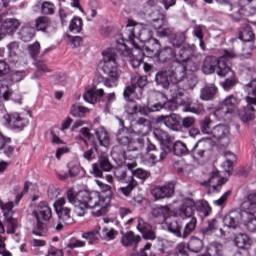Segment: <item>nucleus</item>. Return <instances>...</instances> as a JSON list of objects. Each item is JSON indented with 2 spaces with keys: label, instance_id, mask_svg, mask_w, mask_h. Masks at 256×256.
<instances>
[{
  "label": "nucleus",
  "instance_id": "1",
  "mask_svg": "<svg viewBox=\"0 0 256 256\" xmlns=\"http://www.w3.org/2000/svg\"><path fill=\"white\" fill-rule=\"evenodd\" d=\"M66 197L75 207V213L78 217H83L87 209L99 208L97 211L93 212L95 217H101L105 213V200L101 197L99 192H89V191H75L69 189L66 192Z\"/></svg>",
  "mask_w": 256,
  "mask_h": 256
},
{
  "label": "nucleus",
  "instance_id": "2",
  "mask_svg": "<svg viewBox=\"0 0 256 256\" xmlns=\"http://www.w3.org/2000/svg\"><path fill=\"white\" fill-rule=\"evenodd\" d=\"M137 29H139V27L137 26L136 22L133 20H128L125 29L120 34L121 40H117L118 51H120L122 57H129L130 64L133 69H139V67L143 65V60L135 58V56H133V52L127 47V44H125V42L131 43L134 49H137L138 51L141 49L139 44L135 42V38L137 37Z\"/></svg>",
  "mask_w": 256,
  "mask_h": 256
},
{
  "label": "nucleus",
  "instance_id": "3",
  "mask_svg": "<svg viewBox=\"0 0 256 256\" xmlns=\"http://www.w3.org/2000/svg\"><path fill=\"white\" fill-rule=\"evenodd\" d=\"M237 57L233 50H223V55L220 57L215 56H207L202 65V72L205 75H211L214 71H216L219 77H226L231 71V63L229 59H234Z\"/></svg>",
  "mask_w": 256,
  "mask_h": 256
},
{
  "label": "nucleus",
  "instance_id": "4",
  "mask_svg": "<svg viewBox=\"0 0 256 256\" xmlns=\"http://www.w3.org/2000/svg\"><path fill=\"white\" fill-rule=\"evenodd\" d=\"M195 51H197L195 44H186L180 48L178 53L175 52V60L172 65H178L176 69L181 72V77H185V71H197V63L193 61Z\"/></svg>",
  "mask_w": 256,
  "mask_h": 256
},
{
  "label": "nucleus",
  "instance_id": "5",
  "mask_svg": "<svg viewBox=\"0 0 256 256\" xmlns=\"http://www.w3.org/2000/svg\"><path fill=\"white\" fill-rule=\"evenodd\" d=\"M102 56V71L111 79L109 80L106 78L104 80V85L111 88L113 87V83H115V81L119 79V68L117 67V53L115 52V49L108 48L107 50L102 52Z\"/></svg>",
  "mask_w": 256,
  "mask_h": 256
},
{
  "label": "nucleus",
  "instance_id": "6",
  "mask_svg": "<svg viewBox=\"0 0 256 256\" xmlns=\"http://www.w3.org/2000/svg\"><path fill=\"white\" fill-rule=\"evenodd\" d=\"M81 135L87 138H82L87 147H93L95 151H99V145L101 147H107L109 145V133L105 131V128L100 127L95 129V134L91 133L88 127H83L80 130Z\"/></svg>",
  "mask_w": 256,
  "mask_h": 256
},
{
  "label": "nucleus",
  "instance_id": "7",
  "mask_svg": "<svg viewBox=\"0 0 256 256\" xmlns=\"http://www.w3.org/2000/svg\"><path fill=\"white\" fill-rule=\"evenodd\" d=\"M139 37L141 41L146 43L143 48L139 49V51H141L144 57L155 59L161 49V42L156 38H152L151 31L148 29L141 30Z\"/></svg>",
  "mask_w": 256,
  "mask_h": 256
},
{
  "label": "nucleus",
  "instance_id": "8",
  "mask_svg": "<svg viewBox=\"0 0 256 256\" xmlns=\"http://www.w3.org/2000/svg\"><path fill=\"white\" fill-rule=\"evenodd\" d=\"M116 141L120 147H125L126 151H141L145 147V138L139 137L132 139L126 129L118 130L116 134Z\"/></svg>",
  "mask_w": 256,
  "mask_h": 256
},
{
  "label": "nucleus",
  "instance_id": "9",
  "mask_svg": "<svg viewBox=\"0 0 256 256\" xmlns=\"http://www.w3.org/2000/svg\"><path fill=\"white\" fill-rule=\"evenodd\" d=\"M183 78L177 68L173 69V67H171L168 70L159 71L155 76V81L157 85H160L163 89H169L173 83H179Z\"/></svg>",
  "mask_w": 256,
  "mask_h": 256
},
{
  "label": "nucleus",
  "instance_id": "10",
  "mask_svg": "<svg viewBox=\"0 0 256 256\" xmlns=\"http://www.w3.org/2000/svg\"><path fill=\"white\" fill-rule=\"evenodd\" d=\"M166 225L167 231H169V233H172L173 235H175V237L187 239V237H189V235H191V233H193V231H195V228L197 227V218H192L191 220H188L182 232V226L177 220L167 222Z\"/></svg>",
  "mask_w": 256,
  "mask_h": 256
},
{
  "label": "nucleus",
  "instance_id": "11",
  "mask_svg": "<svg viewBox=\"0 0 256 256\" xmlns=\"http://www.w3.org/2000/svg\"><path fill=\"white\" fill-rule=\"evenodd\" d=\"M6 125L14 131H23L27 125H29V118L27 114L23 113H11L6 114L3 117Z\"/></svg>",
  "mask_w": 256,
  "mask_h": 256
},
{
  "label": "nucleus",
  "instance_id": "12",
  "mask_svg": "<svg viewBox=\"0 0 256 256\" xmlns=\"http://www.w3.org/2000/svg\"><path fill=\"white\" fill-rule=\"evenodd\" d=\"M225 183H227V179L222 177L219 170H216L209 174V179L205 180L202 185L204 187H210L209 191L212 193H221V189Z\"/></svg>",
  "mask_w": 256,
  "mask_h": 256
},
{
  "label": "nucleus",
  "instance_id": "13",
  "mask_svg": "<svg viewBox=\"0 0 256 256\" xmlns=\"http://www.w3.org/2000/svg\"><path fill=\"white\" fill-rule=\"evenodd\" d=\"M238 39L244 43H252L248 46L250 52L247 55H251L252 51H255V33L251 25L244 23L238 28Z\"/></svg>",
  "mask_w": 256,
  "mask_h": 256
},
{
  "label": "nucleus",
  "instance_id": "14",
  "mask_svg": "<svg viewBox=\"0 0 256 256\" xmlns=\"http://www.w3.org/2000/svg\"><path fill=\"white\" fill-rule=\"evenodd\" d=\"M176 215H178V217H181V219H189V221H191L192 219H197L196 217H194L195 200L191 198H185L184 204H182L176 210Z\"/></svg>",
  "mask_w": 256,
  "mask_h": 256
},
{
  "label": "nucleus",
  "instance_id": "15",
  "mask_svg": "<svg viewBox=\"0 0 256 256\" xmlns=\"http://www.w3.org/2000/svg\"><path fill=\"white\" fill-rule=\"evenodd\" d=\"M245 101L247 105L238 111V116L244 123H248V121H253L256 115V109L254 105H256V99L245 97Z\"/></svg>",
  "mask_w": 256,
  "mask_h": 256
},
{
  "label": "nucleus",
  "instance_id": "16",
  "mask_svg": "<svg viewBox=\"0 0 256 256\" xmlns=\"http://www.w3.org/2000/svg\"><path fill=\"white\" fill-rule=\"evenodd\" d=\"M156 121L163 123L170 131H181V116L175 113L158 116Z\"/></svg>",
  "mask_w": 256,
  "mask_h": 256
},
{
  "label": "nucleus",
  "instance_id": "17",
  "mask_svg": "<svg viewBox=\"0 0 256 256\" xmlns=\"http://www.w3.org/2000/svg\"><path fill=\"white\" fill-rule=\"evenodd\" d=\"M32 215L35 217L36 221H51L53 210H51L49 202L41 201L38 203L37 209L32 212Z\"/></svg>",
  "mask_w": 256,
  "mask_h": 256
},
{
  "label": "nucleus",
  "instance_id": "18",
  "mask_svg": "<svg viewBox=\"0 0 256 256\" xmlns=\"http://www.w3.org/2000/svg\"><path fill=\"white\" fill-rule=\"evenodd\" d=\"M146 155L148 156L149 161L152 163H159L160 161H163L165 157H167V150L163 148L159 149L151 141H148Z\"/></svg>",
  "mask_w": 256,
  "mask_h": 256
},
{
  "label": "nucleus",
  "instance_id": "19",
  "mask_svg": "<svg viewBox=\"0 0 256 256\" xmlns=\"http://www.w3.org/2000/svg\"><path fill=\"white\" fill-rule=\"evenodd\" d=\"M99 164H93L92 170L90 173L94 175V177L103 178V171L109 172L113 169V165L109 162V158L107 156H100L98 159Z\"/></svg>",
  "mask_w": 256,
  "mask_h": 256
},
{
  "label": "nucleus",
  "instance_id": "20",
  "mask_svg": "<svg viewBox=\"0 0 256 256\" xmlns=\"http://www.w3.org/2000/svg\"><path fill=\"white\" fill-rule=\"evenodd\" d=\"M152 195L154 199H169L175 195V184L168 183L164 186H157L152 190Z\"/></svg>",
  "mask_w": 256,
  "mask_h": 256
},
{
  "label": "nucleus",
  "instance_id": "21",
  "mask_svg": "<svg viewBox=\"0 0 256 256\" xmlns=\"http://www.w3.org/2000/svg\"><path fill=\"white\" fill-rule=\"evenodd\" d=\"M126 167L128 168L129 171H131V177L133 179H138L139 183L144 184L146 180L151 177V172L147 171L143 168H136L137 167V162H132L126 164Z\"/></svg>",
  "mask_w": 256,
  "mask_h": 256
},
{
  "label": "nucleus",
  "instance_id": "22",
  "mask_svg": "<svg viewBox=\"0 0 256 256\" xmlns=\"http://www.w3.org/2000/svg\"><path fill=\"white\" fill-rule=\"evenodd\" d=\"M105 95L103 88L97 89V87H91L86 90L83 95L84 101L87 103L95 104L97 101H101V98Z\"/></svg>",
  "mask_w": 256,
  "mask_h": 256
},
{
  "label": "nucleus",
  "instance_id": "23",
  "mask_svg": "<svg viewBox=\"0 0 256 256\" xmlns=\"http://www.w3.org/2000/svg\"><path fill=\"white\" fill-rule=\"evenodd\" d=\"M154 59H156L160 64L171 63V60L175 59V49L170 46L160 48L156 58Z\"/></svg>",
  "mask_w": 256,
  "mask_h": 256
},
{
  "label": "nucleus",
  "instance_id": "24",
  "mask_svg": "<svg viewBox=\"0 0 256 256\" xmlns=\"http://www.w3.org/2000/svg\"><path fill=\"white\" fill-rule=\"evenodd\" d=\"M152 127H153V124L151 123V120L141 117L136 121V124L134 126V129H135L134 131L138 135L145 137V135H149Z\"/></svg>",
  "mask_w": 256,
  "mask_h": 256
},
{
  "label": "nucleus",
  "instance_id": "25",
  "mask_svg": "<svg viewBox=\"0 0 256 256\" xmlns=\"http://www.w3.org/2000/svg\"><path fill=\"white\" fill-rule=\"evenodd\" d=\"M137 230L143 234L144 239L154 241L155 232H153V226L145 222L143 218H138Z\"/></svg>",
  "mask_w": 256,
  "mask_h": 256
},
{
  "label": "nucleus",
  "instance_id": "26",
  "mask_svg": "<svg viewBox=\"0 0 256 256\" xmlns=\"http://www.w3.org/2000/svg\"><path fill=\"white\" fill-rule=\"evenodd\" d=\"M122 238L121 243L123 247H134L136 249L137 245L141 242V236L135 235L133 231L121 232Z\"/></svg>",
  "mask_w": 256,
  "mask_h": 256
},
{
  "label": "nucleus",
  "instance_id": "27",
  "mask_svg": "<svg viewBox=\"0 0 256 256\" xmlns=\"http://www.w3.org/2000/svg\"><path fill=\"white\" fill-rule=\"evenodd\" d=\"M0 26L6 35H13V33H15L21 26V22L17 19L7 18L0 22Z\"/></svg>",
  "mask_w": 256,
  "mask_h": 256
},
{
  "label": "nucleus",
  "instance_id": "28",
  "mask_svg": "<svg viewBox=\"0 0 256 256\" xmlns=\"http://www.w3.org/2000/svg\"><path fill=\"white\" fill-rule=\"evenodd\" d=\"M240 220L241 212H230L228 215L224 216L223 223L229 229H237Z\"/></svg>",
  "mask_w": 256,
  "mask_h": 256
},
{
  "label": "nucleus",
  "instance_id": "29",
  "mask_svg": "<svg viewBox=\"0 0 256 256\" xmlns=\"http://www.w3.org/2000/svg\"><path fill=\"white\" fill-rule=\"evenodd\" d=\"M185 41H187V30L177 32L174 31L170 38L171 45H173L177 49L183 47Z\"/></svg>",
  "mask_w": 256,
  "mask_h": 256
},
{
  "label": "nucleus",
  "instance_id": "30",
  "mask_svg": "<svg viewBox=\"0 0 256 256\" xmlns=\"http://www.w3.org/2000/svg\"><path fill=\"white\" fill-rule=\"evenodd\" d=\"M56 175L60 181H65V179H69V177H80L85 175V169H83L79 165L73 166L68 172L64 174H60L59 172H56Z\"/></svg>",
  "mask_w": 256,
  "mask_h": 256
},
{
  "label": "nucleus",
  "instance_id": "31",
  "mask_svg": "<svg viewBox=\"0 0 256 256\" xmlns=\"http://www.w3.org/2000/svg\"><path fill=\"white\" fill-rule=\"evenodd\" d=\"M210 135L217 141H221V139H225L229 135V126L218 124L212 128Z\"/></svg>",
  "mask_w": 256,
  "mask_h": 256
},
{
  "label": "nucleus",
  "instance_id": "32",
  "mask_svg": "<svg viewBox=\"0 0 256 256\" xmlns=\"http://www.w3.org/2000/svg\"><path fill=\"white\" fill-rule=\"evenodd\" d=\"M124 98H126L128 101H135L141 99L143 93L139 92L137 86L135 84H132L130 86H127L124 89L123 92Z\"/></svg>",
  "mask_w": 256,
  "mask_h": 256
},
{
  "label": "nucleus",
  "instance_id": "33",
  "mask_svg": "<svg viewBox=\"0 0 256 256\" xmlns=\"http://www.w3.org/2000/svg\"><path fill=\"white\" fill-rule=\"evenodd\" d=\"M207 224H208L207 226L202 227L200 229V233L204 237H207L209 235H213V233H215V231H217V229H219V220H217V218H213L211 220H208Z\"/></svg>",
  "mask_w": 256,
  "mask_h": 256
},
{
  "label": "nucleus",
  "instance_id": "34",
  "mask_svg": "<svg viewBox=\"0 0 256 256\" xmlns=\"http://www.w3.org/2000/svg\"><path fill=\"white\" fill-rule=\"evenodd\" d=\"M234 243L238 249H247L251 247V238L245 233H239L234 237Z\"/></svg>",
  "mask_w": 256,
  "mask_h": 256
},
{
  "label": "nucleus",
  "instance_id": "35",
  "mask_svg": "<svg viewBox=\"0 0 256 256\" xmlns=\"http://www.w3.org/2000/svg\"><path fill=\"white\" fill-rule=\"evenodd\" d=\"M168 151H173L174 155H177L178 157L181 155H189L190 150L187 148V145L181 141H176L174 144L169 145Z\"/></svg>",
  "mask_w": 256,
  "mask_h": 256
},
{
  "label": "nucleus",
  "instance_id": "36",
  "mask_svg": "<svg viewBox=\"0 0 256 256\" xmlns=\"http://www.w3.org/2000/svg\"><path fill=\"white\" fill-rule=\"evenodd\" d=\"M56 213L62 223H65L66 225H71V223H73V218L71 217V210L69 208H56Z\"/></svg>",
  "mask_w": 256,
  "mask_h": 256
},
{
  "label": "nucleus",
  "instance_id": "37",
  "mask_svg": "<svg viewBox=\"0 0 256 256\" xmlns=\"http://www.w3.org/2000/svg\"><path fill=\"white\" fill-rule=\"evenodd\" d=\"M200 131L204 135H211L213 131V120L209 116L204 117L199 121Z\"/></svg>",
  "mask_w": 256,
  "mask_h": 256
},
{
  "label": "nucleus",
  "instance_id": "38",
  "mask_svg": "<svg viewBox=\"0 0 256 256\" xmlns=\"http://www.w3.org/2000/svg\"><path fill=\"white\" fill-rule=\"evenodd\" d=\"M153 135L155 139L160 141L162 144L167 145L166 149L168 151H171V149H169V145H171V142H169V134L165 130L155 129Z\"/></svg>",
  "mask_w": 256,
  "mask_h": 256
},
{
  "label": "nucleus",
  "instance_id": "39",
  "mask_svg": "<svg viewBox=\"0 0 256 256\" xmlns=\"http://www.w3.org/2000/svg\"><path fill=\"white\" fill-rule=\"evenodd\" d=\"M188 247H189V251H191V253H201V251H203V247H205V245L203 244V240H201L197 237H192L190 239V241L188 242Z\"/></svg>",
  "mask_w": 256,
  "mask_h": 256
},
{
  "label": "nucleus",
  "instance_id": "40",
  "mask_svg": "<svg viewBox=\"0 0 256 256\" xmlns=\"http://www.w3.org/2000/svg\"><path fill=\"white\" fill-rule=\"evenodd\" d=\"M128 170L125 167H118L114 170V177H116V179H118V181H122L123 183H127L129 181H131V179H135L133 178V176H129L128 174Z\"/></svg>",
  "mask_w": 256,
  "mask_h": 256
},
{
  "label": "nucleus",
  "instance_id": "41",
  "mask_svg": "<svg viewBox=\"0 0 256 256\" xmlns=\"http://www.w3.org/2000/svg\"><path fill=\"white\" fill-rule=\"evenodd\" d=\"M19 35L22 41L28 43V41H31V39L35 37V28L31 26H24L21 28Z\"/></svg>",
  "mask_w": 256,
  "mask_h": 256
},
{
  "label": "nucleus",
  "instance_id": "42",
  "mask_svg": "<svg viewBox=\"0 0 256 256\" xmlns=\"http://www.w3.org/2000/svg\"><path fill=\"white\" fill-rule=\"evenodd\" d=\"M246 205V213H249V215H252L253 218H249L247 222L244 223V226L246 227L247 231L250 233L256 232V215L249 212V199H247V202H245Z\"/></svg>",
  "mask_w": 256,
  "mask_h": 256
},
{
  "label": "nucleus",
  "instance_id": "43",
  "mask_svg": "<svg viewBox=\"0 0 256 256\" xmlns=\"http://www.w3.org/2000/svg\"><path fill=\"white\" fill-rule=\"evenodd\" d=\"M47 231V223L43 222V220H36V224L32 228V235L43 237Z\"/></svg>",
  "mask_w": 256,
  "mask_h": 256
},
{
  "label": "nucleus",
  "instance_id": "44",
  "mask_svg": "<svg viewBox=\"0 0 256 256\" xmlns=\"http://www.w3.org/2000/svg\"><path fill=\"white\" fill-rule=\"evenodd\" d=\"M51 25V20L47 16H40L35 21L36 31H47Z\"/></svg>",
  "mask_w": 256,
  "mask_h": 256
},
{
  "label": "nucleus",
  "instance_id": "45",
  "mask_svg": "<svg viewBox=\"0 0 256 256\" xmlns=\"http://www.w3.org/2000/svg\"><path fill=\"white\" fill-rule=\"evenodd\" d=\"M247 4L242 6L244 17H253L256 15V0H246Z\"/></svg>",
  "mask_w": 256,
  "mask_h": 256
},
{
  "label": "nucleus",
  "instance_id": "46",
  "mask_svg": "<svg viewBox=\"0 0 256 256\" xmlns=\"http://www.w3.org/2000/svg\"><path fill=\"white\" fill-rule=\"evenodd\" d=\"M215 95H217V87L206 86L201 91L200 97L203 101H211V99H213V97H215Z\"/></svg>",
  "mask_w": 256,
  "mask_h": 256
},
{
  "label": "nucleus",
  "instance_id": "47",
  "mask_svg": "<svg viewBox=\"0 0 256 256\" xmlns=\"http://www.w3.org/2000/svg\"><path fill=\"white\" fill-rule=\"evenodd\" d=\"M224 156L226 157V161L223 163V167L226 173H231L233 170V163L237 161V157L232 152H224Z\"/></svg>",
  "mask_w": 256,
  "mask_h": 256
},
{
  "label": "nucleus",
  "instance_id": "48",
  "mask_svg": "<svg viewBox=\"0 0 256 256\" xmlns=\"http://www.w3.org/2000/svg\"><path fill=\"white\" fill-rule=\"evenodd\" d=\"M89 113V108L81 106L79 104H74L71 106L70 114L72 117H85Z\"/></svg>",
  "mask_w": 256,
  "mask_h": 256
},
{
  "label": "nucleus",
  "instance_id": "49",
  "mask_svg": "<svg viewBox=\"0 0 256 256\" xmlns=\"http://www.w3.org/2000/svg\"><path fill=\"white\" fill-rule=\"evenodd\" d=\"M195 209L198 211V213H201L203 217H209L213 211L207 200L200 201L198 205H195Z\"/></svg>",
  "mask_w": 256,
  "mask_h": 256
},
{
  "label": "nucleus",
  "instance_id": "50",
  "mask_svg": "<svg viewBox=\"0 0 256 256\" xmlns=\"http://www.w3.org/2000/svg\"><path fill=\"white\" fill-rule=\"evenodd\" d=\"M99 237L101 235L97 229L82 233V239H86L89 245H94L95 242L99 241Z\"/></svg>",
  "mask_w": 256,
  "mask_h": 256
},
{
  "label": "nucleus",
  "instance_id": "51",
  "mask_svg": "<svg viewBox=\"0 0 256 256\" xmlns=\"http://www.w3.org/2000/svg\"><path fill=\"white\" fill-rule=\"evenodd\" d=\"M83 30V19L79 17H74L69 25V31L71 33H81Z\"/></svg>",
  "mask_w": 256,
  "mask_h": 256
},
{
  "label": "nucleus",
  "instance_id": "52",
  "mask_svg": "<svg viewBox=\"0 0 256 256\" xmlns=\"http://www.w3.org/2000/svg\"><path fill=\"white\" fill-rule=\"evenodd\" d=\"M244 93L250 99H256V78L252 79L248 84L244 85Z\"/></svg>",
  "mask_w": 256,
  "mask_h": 256
},
{
  "label": "nucleus",
  "instance_id": "53",
  "mask_svg": "<svg viewBox=\"0 0 256 256\" xmlns=\"http://www.w3.org/2000/svg\"><path fill=\"white\" fill-rule=\"evenodd\" d=\"M6 227V233H8V235H14L15 231L19 228V221L13 217H7Z\"/></svg>",
  "mask_w": 256,
  "mask_h": 256
},
{
  "label": "nucleus",
  "instance_id": "54",
  "mask_svg": "<svg viewBox=\"0 0 256 256\" xmlns=\"http://www.w3.org/2000/svg\"><path fill=\"white\" fill-rule=\"evenodd\" d=\"M197 147L203 151V153H207V151H211L213 147V140L209 137L200 139L197 143Z\"/></svg>",
  "mask_w": 256,
  "mask_h": 256
},
{
  "label": "nucleus",
  "instance_id": "55",
  "mask_svg": "<svg viewBox=\"0 0 256 256\" xmlns=\"http://www.w3.org/2000/svg\"><path fill=\"white\" fill-rule=\"evenodd\" d=\"M128 183V185L126 187H121L119 188V192L122 193L123 195H125V197H129L133 191V189H135V187H137V185H139V182H137V180L135 179H131L130 181L126 182Z\"/></svg>",
  "mask_w": 256,
  "mask_h": 256
},
{
  "label": "nucleus",
  "instance_id": "56",
  "mask_svg": "<svg viewBox=\"0 0 256 256\" xmlns=\"http://www.w3.org/2000/svg\"><path fill=\"white\" fill-rule=\"evenodd\" d=\"M241 100L235 95L227 96L226 99L222 102L230 111H233L237 105H239Z\"/></svg>",
  "mask_w": 256,
  "mask_h": 256
},
{
  "label": "nucleus",
  "instance_id": "57",
  "mask_svg": "<svg viewBox=\"0 0 256 256\" xmlns=\"http://www.w3.org/2000/svg\"><path fill=\"white\" fill-rule=\"evenodd\" d=\"M42 15H55V4L44 1L40 4Z\"/></svg>",
  "mask_w": 256,
  "mask_h": 256
},
{
  "label": "nucleus",
  "instance_id": "58",
  "mask_svg": "<svg viewBox=\"0 0 256 256\" xmlns=\"http://www.w3.org/2000/svg\"><path fill=\"white\" fill-rule=\"evenodd\" d=\"M132 85H136L138 93H143V87L147 85V76H135L132 78Z\"/></svg>",
  "mask_w": 256,
  "mask_h": 256
},
{
  "label": "nucleus",
  "instance_id": "59",
  "mask_svg": "<svg viewBox=\"0 0 256 256\" xmlns=\"http://www.w3.org/2000/svg\"><path fill=\"white\" fill-rule=\"evenodd\" d=\"M229 113H231V109L226 107L223 103H221L220 106L214 111V115L219 121H221V119H225Z\"/></svg>",
  "mask_w": 256,
  "mask_h": 256
},
{
  "label": "nucleus",
  "instance_id": "60",
  "mask_svg": "<svg viewBox=\"0 0 256 256\" xmlns=\"http://www.w3.org/2000/svg\"><path fill=\"white\" fill-rule=\"evenodd\" d=\"M204 109L203 104L194 105L193 102H188L183 111L186 113H195L196 115H199V113H201V111Z\"/></svg>",
  "mask_w": 256,
  "mask_h": 256
},
{
  "label": "nucleus",
  "instance_id": "61",
  "mask_svg": "<svg viewBox=\"0 0 256 256\" xmlns=\"http://www.w3.org/2000/svg\"><path fill=\"white\" fill-rule=\"evenodd\" d=\"M170 93L173 99H179L180 97H183V95H185V89L179 87L177 83H173L170 86Z\"/></svg>",
  "mask_w": 256,
  "mask_h": 256
},
{
  "label": "nucleus",
  "instance_id": "62",
  "mask_svg": "<svg viewBox=\"0 0 256 256\" xmlns=\"http://www.w3.org/2000/svg\"><path fill=\"white\" fill-rule=\"evenodd\" d=\"M153 217H167L169 215V206H160L152 210Z\"/></svg>",
  "mask_w": 256,
  "mask_h": 256
},
{
  "label": "nucleus",
  "instance_id": "63",
  "mask_svg": "<svg viewBox=\"0 0 256 256\" xmlns=\"http://www.w3.org/2000/svg\"><path fill=\"white\" fill-rule=\"evenodd\" d=\"M165 23V14L158 12V17L152 19V27L157 29L158 31L161 30L163 24Z\"/></svg>",
  "mask_w": 256,
  "mask_h": 256
},
{
  "label": "nucleus",
  "instance_id": "64",
  "mask_svg": "<svg viewBox=\"0 0 256 256\" xmlns=\"http://www.w3.org/2000/svg\"><path fill=\"white\" fill-rule=\"evenodd\" d=\"M28 52L30 53L32 59H36L37 55L41 52V44L39 42H34L28 46Z\"/></svg>",
  "mask_w": 256,
  "mask_h": 256
}]
</instances>
